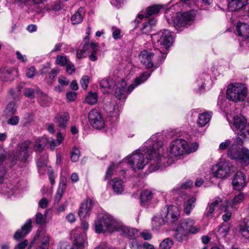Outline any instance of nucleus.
<instances>
[{
    "label": "nucleus",
    "instance_id": "f8f14e48",
    "mask_svg": "<svg viewBox=\"0 0 249 249\" xmlns=\"http://www.w3.org/2000/svg\"><path fill=\"white\" fill-rule=\"evenodd\" d=\"M18 76V71L13 67L0 69V80L3 82L13 81Z\"/></svg>",
    "mask_w": 249,
    "mask_h": 249
},
{
    "label": "nucleus",
    "instance_id": "5fc2aeb1",
    "mask_svg": "<svg viewBox=\"0 0 249 249\" xmlns=\"http://www.w3.org/2000/svg\"><path fill=\"white\" fill-rule=\"evenodd\" d=\"M19 118L17 116L11 115L10 118L7 120V123L9 124L12 125H16L18 124Z\"/></svg>",
    "mask_w": 249,
    "mask_h": 249
},
{
    "label": "nucleus",
    "instance_id": "39448f33",
    "mask_svg": "<svg viewBox=\"0 0 249 249\" xmlns=\"http://www.w3.org/2000/svg\"><path fill=\"white\" fill-rule=\"evenodd\" d=\"M172 33L168 30L161 31L151 36L153 44L156 47H160L167 49L173 43V37Z\"/></svg>",
    "mask_w": 249,
    "mask_h": 249
},
{
    "label": "nucleus",
    "instance_id": "4be33fe9",
    "mask_svg": "<svg viewBox=\"0 0 249 249\" xmlns=\"http://www.w3.org/2000/svg\"><path fill=\"white\" fill-rule=\"evenodd\" d=\"M117 82L116 77H108L103 79L100 83V85L103 89V91L106 93L108 91V90L113 88Z\"/></svg>",
    "mask_w": 249,
    "mask_h": 249
},
{
    "label": "nucleus",
    "instance_id": "f03ea898",
    "mask_svg": "<svg viewBox=\"0 0 249 249\" xmlns=\"http://www.w3.org/2000/svg\"><path fill=\"white\" fill-rule=\"evenodd\" d=\"M195 221L191 218L180 220L174 233V238L178 241L186 240L189 234H196L200 231V227L195 225Z\"/></svg>",
    "mask_w": 249,
    "mask_h": 249
},
{
    "label": "nucleus",
    "instance_id": "680f3d73",
    "mask_svg": "<svg viewBox=\"0 0 249 249\" xmlns=\"http://www.w3.org/2000/svg\"><path fill=\"white\" fill-rule=\"evenodd\" d=\"M36 71L35 67H31L29 68L27 71L26 76L29 78H33L36 74Z\"/></svg>",
    "mask_w": 249,
    "mask_h": 249
},
{
    "label": "nucleus",
    "instance_id": "b1692460",
    "mask_svg": "<svg viewBox=\"0 0 249 249\" xmlns=\"http://www.w3.org/2000/svg\"><path fill=\"white\" fill-rule=\"evenodd\" d=\"M236 30L238 36L244 39L249 37V25L248 24L241 22L238 23Z\"/></svg>",
    "mask_w": 249,
    "mask_h": 249
},
{
    "label": "nucleus",
    "instance_id": "1a4fd4ad",
    "mask_svg": "<svg viewBox=\"0 0 249 249\" xmlns=\"http://www.w3.org/2000/svg\"><path fill=\"white\" fill-rule=\"evenodd\" d=\"M174 26L176 28L184 27L188 24L193 19V16L190 12L183 13H177L172 17Z\"/></svg>",
    "mask_w": 249,
    "mask_h": 249
},
{
    "label": "nucleus",
    "instance_id": "f257e3e1",
    "mask_svg": "<svg viewBox=\"0 0 249 249\" xmlns=\"http://www.w3.org/2000/svg\"><path fill=\"white\" fill-rule=\"evenodd\" d=\"M142 151L143 153L137 152L128 158V161L134 170L142 169L148 163L149 159L147 156L144 157V154L149 156L150 160L149 169L150 172L156 171L165 166V149L163 147V142L158 140L157 135L151 136L145 143Z\"/></svg>",
    "mask_w": 249,
    "mask_h": 249
},
{
    "label": "nucleus",
    "instance_id": "de8ad7c7",
    "mask_svg": "<svg viewBox=\"0 0 249 249\" xmlns=\"http://www.w3.org/2000/svg\"><path fill=\"white\" fill-rule=\"evenodd\" d=\"M198 146V143L196 142H193L190 144L187 143V145L185 146V153L189 154L194 152L197 150Z\"/></svg>",
    "mask_w": 249,
    "mask_h": 249
},
{
    "label": "nucleus",
    "instance_id": "09e8293b",
    "mask_svg": "<svg viewBox=\"0 0 249 249\" xmlns=\"http://www.w3.org/2000/svg\"><path fill=\"white\" fill-rule=\"evenodd\" d=\"M173 245V242L171 238H168L163 240L160 244L161 249H169Z\"/></svg>",
    "mask_w": 249,
    "mask_h": 249
},
{
    "label": "nucleus",
    "instance_id": "2eb2a0df",
    "mask_svg": "<svg viewBox=\"0 0 249 249\" xmlns=\"http://www.w3.org/2000/svg\"><path fill=\"white\" fill-rule=\"evenodd\" d=\"M154 198V193L151 190L145 189L140 194V203L142 207H147Z\"/></svg>",
    "mask_w": 249,
    "mask_h": 249
},
{
    "label": "nucleus",
    "instance_id": "6e6d98bb",
    "mask_svg": "<svg viewBox=\"0 0 249 249\" xmlns=\"http://www.w3.org/2000/svg\"><path fill=\"white\" fill-rule=\"evenodd\" d=\"M89 83V77L87 75L83 76L80 81V84L82 89L86 90Z\"/></svg>",
    "mask_w": 249,
    "mask_h": 249
},
{
    "label": "nucleus",
    "instance_id": "4d7b16f0",
    "mask_svg": "<svg viewBox=\"0 0 249 249\" xmlns=\"http://www.w3.org/2000/svg\"><path fill=\"white\" fill-rule=\"evenodd\" d=\"M65 192L64 188H58L55 198V201L56 202H59L61 200L63 195Z\"/></svg>",
    "mask_w": 249,
    "mask_h": 249
},
{
    "label": "nucleus",
    "instance_id": "4468645a",
    "mask_svg": "<svg viewBox=\"0 0 249 249\" xmlns=\"http://www.w3.org/2000/svg\"><path fill=\"white\" fill-rule=\"evenodd\" d=\"M79 230L80 228H77L71 231V236L74 238L73 248L77 249H81L86 244V235L85 233H81Z\"/></svg>",
    "mask_w": 249,
    "mask_h": 249
},
{
    "label": "nucleus",
    "instance_id": "393cba45",
    "mask_svg": "<svg viewBox=\"0 0 249 249\" xmlns=\"http://www.w3.org/2000/svg\"><path fill=\"white\" fill-rule=\"evenodd\" d=\"M119 230L122 231L124 236L130 239L135 238L138 234V231L136 229L125 226H121L120 224Z\"/></svg>",
    "mask_w": 249,
    "mask_h": 249
},
{
    "label": "nucleus",
    "instance_id": "3c124183",
    "mask_svg": "<svg viewBox=\"0 0 249 249\" xmlns=\"http://www.w3.org/2000/svg\"><path fill=\"white\" fill-rule=\"evenodd\" d=\"M80 150L76 147H73L71 152V159L72 161L76 162L79 158Z\"/></svg>",
    "mask_w": 249,
    "mask_h": 249
},
{
    "label": "nucleus",
    "instance_id": "20e7f679",
    "mask_svg": "<svg viewBox=\"0 0 249 249\" xmlns=\"http://www.w3.org/2000/svg\"><path fill=\"white\" fill-rule=\"evenodd\" d=\"M247 95V89L244 85L235 83L229 85L227 90V97L235 102L244 100Z\"/></svg>",
    "mask_w": 249,
    "mask_h": 249
},
{
    "label": "nucleus",
    "instance_id": "e433bc0d",
    "mask_svg": "<svg viewBox=\"0 0 249 249\" xmlns=\"http://www.w3.org/2000/svg\"><path fill=\"white\" fill-rule=\"evenodd\" d=\"M46 142L47 140L44 138L37 139L35 142L34 150L39 152H41L43 150Z\"/></svg>",
    "mask_w": 249,
    "mask_h": 249
},
{
    "label": "nucleus",
    "instance_id": "c85d7f7f",
    "mask_svg": "<svg viewBox=\"0 0 249 249\" xmlns=\"http://www.w3.org/2000/svg\"><path fill=\"white\" fill-rule=\"evenodd\" d=\"M157 20L152 18L149 19L148 22H146L143 24L141 31L143 34L148 35L152 31L153 27L156 25Z\"/></svg>",
    "mask_w": 249,
    "mask_h": 249
},
{
    "label": "nucleus",
    "instance_id": "aec40b11",
    "mask_svg": "<svg viewBox=\"0 0 249 249\" xmlns=\"http://www.w3.org/2000/svg\"><path fill=\"white\" fill-rule=\"evenodd\" d=\"M69 119V114L66 112H63L56 114L53 122L58 127L64 129L66 127Z\"/></svg>",
    "mask_w": 249,
    "mask_h": 249
},
{
    "label": "nucleus",
    "instance_id": "13d9d810",
    "mask_svg": "<svg viewBox=\"0 0 249 249\" xmlns=\"http://www.w3.org/2000/svg\"><path fill=\"white\" fill-rule=\"evenodd\" d=\"M112 36L114 39H118L121 38V30L117 27H112Z\"/></svg>",
    "mask_w": 249,
    "mask_h": 249
},
{
    "label": "nucleus",
    "instance_id": "69168bd1",
    "mask_svg": "<svg viewBox=\"0 0 249 249\" xmlns=\"http://www.w3.org/2000/svg\"><path fill=\"white\" fill-rule=\"evenodd\" d=\"M66 96L69 101H73L76 97V93L74 91H69Z\"/></svg>",
    "mask_w": 249,
    "mask_h": 249
},
{
    "label": "nucleus",
    "instance_id": "0e129e2a",
    "mask_svg": "<svg viewBox=\"0 0 249 249\" xmlns=\"http://www.w3.org/2000/svg\"><path fill=\"white\" fill-rule=\"evenodd\" d=\"M231 144L229 140H226L225 142H221L219 145V149L222 150L226 149Z\"/></svg>",
    "mask_w": 249,
    "mask_h": 249
},
{
    "label": "nucleus",
    "instance_id": "7c9ffc66",
    "mask_svg": "<svg viewBox=\"0 0 249 249\" xmlns=\"http://www.w3.org/2000/svg\"><path fill=\"white\" fill-rule=\"evenodd\" d=\"M89 37L87 36L84 38L85 45L83 46V48L78 49L77 51V57L78 58H82L87 56V51L89 49Z\"/></svg>",
    "mask_w": 249,
    "mask_h": 249
},
{
    "label": "nucleus",
    "instance_id": "473e14b6",
    "mask_svg": "<svg viewBox=\"0 0 249 249\" xmlns=\"http://www.w3.org/2000/svg\"><path fill=\"white\" fill-rule=\"evenodd\" d=\"M50 236L43 233L41 236L40 244L36 249H48L50 246Z\"/></svg>",
    "mask_w": 249,
    "mask_h": 249
},
{
    "label": "nucleus",
    "instance_id": "9b49d317",
    "mask_svg": "<svg viewBox=\"0 0 249 249\" xmlns=\"http://www.w3.org/2000/svg\"><path fill=\"white\" fill-rule=\"evenodd\" d=\"M187 142L183 139H176L170 143V152L174 156L183 155L185 153V146Z\"/></svg>",
    "mask_w": 249,
    "mask_h": 249
},
{
    "label": "nucleus",
    "instance_id": "052dcab7",
    "mask_svg": "<svg viewBox=\"0 0 249 249\" xmlns=\"http://www.w3.org/2000/svg\"><path fill=\"white\" fill-rule=\"evenodd\" d=\"M114 168V164L113 163H111L110 165L107 168V169L106 172L105 178H106L110 177L113 174V170Z\"/></svg>",
    "mask_w": 249,
    "mask_h": 249
},
{
    "label": "nucleus",
    "instance_id": "c756f323",
    "mask_svg": "<svg viewBox=\"0 0 249 249\" xmlns=\"http://www.w3.org/2000/svg\"><path fill=\"white\" fill-rule=\"evenodd\" d=\"M85 10L84 8L80 7L77 12L71 17V20L73 24L81 23L83 19Z\"/></svg>",
    "mask_w": 249,
    "mask_h": 249
},
{
    "label": "nucleus",
    "instance_id": "a18cd8bd",
    "mask_svg": "<svg viewBox=\"0 0 249 249\" xmlns=\"http://www.w3.org/2000/svg\"><path fill=\"white\" fill-rule=\"evenodd\" d=\"M97 94L96 92H90L86 97V101L90 105L96 104L97 102Z\"/></svg>",
    "mask_w": 249,
    "mask_h": 249
},
{
    "label": "nucleus",
    "instance_id": "4c0bfd02",
    "mask_svg": "<svg viewBox=\"0 0 249 249\" xmlns=\"http://www.w3.org/2000/svg\"><path fill=\"white\" fill-rule=\"evenodd\" d=\"M122 174L123 177L121 178H116L110 181L109 184L112 187H121L124 185L125 181V178L124 176V172L122 171Z\"/></svg>",
    "mask_w": 249,
    "mask_h": 249
},
{
    "label": "nucleus",
    "instance_id": "6e6552de",
    "mask_svg": "<svg viewBox=\"0 0 249 249\" xmlns=\"http://www.w3.org/2000/svg\"><path fill=\"white\" fill-rule=\"evenodd\" d=\"M90 125L94 128L101 129L104 127L105 121L101 113L96 109L91 110L88 114Z\"/></svg>",
    "mask_w": 249,
    "mask_h": 249
},
{
    "label": "nucleus",
    "instance_id": "72a5a7b5",
    "mask_svg": "<svg viewBox=\"0 0 249 249\" xmlns=\"http://www.w3.org/2000/svg\"><path fill=\"white\" fill-rule=\"evenodd\" d=\"M17 112V106L15 102H10L4 111V115L9 117L14 115Z\"/></svg>",
    "mask_w": 249,
    "mask_h": 249
},
{
    "label": "nucleus",
    "instance_id": "ea45409f",
    "mask_svg": "<svg viewBox=\"0 0 249 249\" xmlns=\"http://www.w3.org/2000/svg\"><path fill=\"white\" fill-rule=\"evenodd\" d=\"M98 43L91 42L89 44V47L91 49L90 55L89 56V59L92 61H95L97 59V52L98 50Z\"/></svg>",
    "mask_w": 249,
    "mask_h": 249
},
{
    "label": "nucleus",
    "instance_id": "49530a36",
    "mask_svg": "<svg viewBox=\"0 0 249 249\" xmlns=\"http://www.w3.org/2000/svg\"><path fill=\"white\" fill-rule=\"evenodd\" d=\"M37 95L38 100L42 105H46L49 102V97L46 94L43 93L40 89V92H38Z\"/></svg>",
    "mask_w": 249,
    "mask_h": 249
},
{
    "label": "nucleus",
    "instance_id": "0eeeda50",
    "mask_svg": "<svg viewBox=\"0 0 249 249\" xmlns=\"http://www.w3.org/2000/svg\"><path fill=\"white\" fill-rule=\"evenodd\" d=\"M212 174L217 178H226L231 175L230 163L226 161H220L212 167Z\"/></svg>",
    "mask_w": 249,
    "mask_h": 249
},
{
    "label": "nucleus",
    "instance_id": "ddd939ff",
    "mask_svg": "<svg viewBox=\"0 0 249 249\" xmlns=\"http://www.w3.org/2000/svg\"><path fill=\"white\" fill-rule=\"evenodd\" d=\"M95 204L94 201L90 198L88 197L81 203L78 212V214L81 218L89 216L90 212Z\"/></svg>",
    "mask_w": 249,
    "mask_h": 249
},
{
    "label": "nucleus",
    "instance_id": "c9c22d12",
    "mask_svg": "<svg viewBox=\"0 0 249 249\" xmlns=\"http://www.w3.org/2000/svg\"><path fill=\"white\" fill-rule=\"evenodd\" d=\"M196 201V198L195 197H192L186 201L184 210L187 215H189L191 210L195 208Z\"/></svg>",
    "mask_w": 249,
    "mask_h": 249
},
{
    "label": "nucleus",
    "instance_id": "bf43d9fd",
    "mask_svg": "<svg viewBox=\"0 0 249 249\" xmlns=\"http://www.w3.org/2000/svg\"><path fill=\"white\" fill-rule=\"evenodd\" d=\"M130 247L131 249H144L142 245L135 240L131 242Z\"/></svg>",
    "mask_w": 249,
    "mask_h": 249
},
{
    "label": "nucleus",
    "instance_id": "bb28decb",
    "mask_svg": "<svg viewBox=\"0 0 249 249\" xmlns=\"http://www.w3.org/2000/svg\"><path fill=\"white\" fill-rule=\"evenodd\" d=\"M212 116L211 112H204L200 114L197 121V124L200 127L205 126L210 122Z\"/></svg>",
    "mask_w": 249,
    "mask_h": 249
},
{
    "label": "nucleus",
    "instance_id": "f704fd0d",
    "mask_svg": "<svg viewBox=\"0 0 249 249\" xmlns=\"http://www.w3.org/2000/svg\"><path fill=\"white\" fill-rule=\"evenodd\" d=\"M167 221L166 219L160 215L154 216L152 221L153 227L155 229L165 224Z\"/></svg>",
    "mask_w": 249,
    "mask_h": 249
},
{
    "label": "nucleus",
    "instance_id": "412c9836",
    "mask_svg": "<svg viewBox=\"0 0 249 249\" xmlns=\"http://www.w3.org/2000/svg\"><path fill=\"white\" fill-rule=\"evenodd\" d=\"M249 179L241 171H238L234 176L232 180L233 187H245L247 185Z\"/></svg>",
    "mask_w": 249,
    "mask_h": 249
},
{
    "label": "nucleus",
    "instance_id": "58836bf2",
    "mask_svg": "<svg viewBox=\"0 0 249 249\" xmlns=\"http://www.w3.org/2000/svg\"><path fill=\"white\" fill-rule=\"evenodd\" d=\"M245 198V196L243 193H240L239 195L235 196L234 200L232 201L226 200V202L229 204L231 209H233L234 206L237 204L242 202Z\"/></svg>",
    "mask_w": 249,
    "mask_h": 249
},
{
    "label": "nucleus",
    "instance_id": "a19ab883",
    "mask_svg": "<svg viewBox=\"0 0 249 249\" xmlns=\"http://www.w3.org/2000/svg\"><path fill=\"white\" fill-rule=\"evenodd\" d=\"M228 7L231 11H236L242 7L241 0H228Z\"/></svg>",
    "mask_w": 249,
    "mask_h": 249
},
{
    "label": "nucleus",
    "instance_id": "a211bd4d",
    "mask_svg": "<svg viewBox=\"0 0 249 249\" xmlns=\"http://www.w3.org/2000/svg\"><path fill=\"white\" fill-rule=\"evenodd\" d=\"M247 123V119L242 115L239 114L234 116L232 128L234 131H242Z\"/></svg>",
    "mask_w": 249,
    "mask_h": 249
},
{
    "label": "nucleus",
    "instance_id": "a878e982",
    "mask_svg": "<svg viewBox=\"0 0 249 249\" xmlns=\"http://www.w3.org/2000/svg\"><path fill=\"white\" fill-rule=\"evenodd\" d=\"M222 203V199L219 197H216L214 199L213 202L210 204L208 208L206 210L205 213V216L208 218H211L213 217L215 207L219 206Z\"/></svg>",
    "mask_w": 249,
    "mask_h": 249
},
{
    "label": "nucleus",
    "instance_id": "37998d69",
    "mask_svg": "<svg viewBox=\"0 0 249 249\" xmlns=\"http://www.w3.org/2000/svg\"><path fill=\"white\" fill-rule=\"evenodd\" d=\"M240 232L243 237L249 239V219L244 225L240 226Z\"/></svg>",
    "mask_w": 249,
    "mask_h": 249
},
{
    "label": "nucleus",
    "instance_id": "6ab92c4d",
    "mask_svg": "<svg viewBox=\"0 0 249 249\" xmlns=\"http://www.w3.org/2000/svg\"><path fill=\"white\" fill-rule=\"evenodd\" d=\"M180 215L178 208L174 205L169 206L167 209V214L164 215L167 221L171 222L176 221Z\"/></svg>",
    "mask_w": 249,
    "mask_h": 249
},
{
    "label": "nucleus",
    "instance_id": "423d86ee",
    "mask_svg": "<svg viewBox=\"0 0 249 249\" xmlns=\"http://www.w3.org/2000/svg\"><path fill=\"white\" fill-rule=\"evenodd\" d=\"M228 156L231 159H238L241 163L249 164V150L232 144L228 151Z\"/></svg>",
    "mask_w": 249,
    "mask_h": 249
},
{
    "label": "nucleus",
    "instance_id": "8fccbe9b",
    "mask_svg": "<svg viewBox=\"0 0 249 249\" xmlns=\"http://www.w3.org/2000/svg\"><path fill=\"white\" fill-rule=\"evenodd\" d=\"M230 226L226 224L222 225L218 229V234L222 237H226L229 233Z\"/></svg>",
    "mask_w": 249,
    "mask_h": 249
},
{
    "label": "nucleus",
    "instance_id": "774afa93",
    "mask_svg": "<svg viewBox=\"0 0 249 249\" xmlns=\"http://www.w3.org/2000/svg\"><path fill=\"white\" fill-rule=\"evenodd\" d=\"M43 214L40 213H37L36 216V222L37 224L43 223L44 221Z\"/></svg>",
    "mask_w": 249,
    "mask_h": 249
},
{
    "label": "nucleus",
    "instance_id": "338daca9",
    "mask_svg": "<svg viewBox=\"0 0 249 249\" xmlns=\"http://www.w3.org/2000/svg\"><path fill=\"white\" fill-rule=\"evenodd\" d=\"M47 173H48L49 178L50 179V181L52 185H53L55 182L54 176V173H53V170L51 168L49 169L48 170Z\"/></svg>",
    "mask_w": 249,
    "mask_h": 249
},
{
    "label": "nucleus",
    "instance_id": "7ed1b4c3",
    "mask_svg": "<svg viewBox=\"0 0 249 249\" xmlns=\"http://www.w3.org/2000/svg\"><path fill=\"white\" fill-rule=\"evenodd\" d=\"M120 223L108 214H100L94 223V228L98 233L112 232L119 231Z\"/></svg>",
    "mask_w": 249,
    "mask_h": 249
},
{
    "label": "nucleus",
    "instance_id": "864d4df0",
    "mask_svg": "<svg viewBox=\"0 0 249 249\" xmlns=\"http://www.w3.org/2000/svg\"><path fill=\"white\" fill-rule=\"evenodd\" d=\"M150 74L147 72H143L138 78L135 79V82L140 83V85L144 82L150 76Z\"/></svg>",
    "mask_w": 249,
    "mask_h": 249
},
{
    "label": "nucleus",
    "instance_id": "79ce46f5",
    "mask_svg": "<svg viewBox=\"0 0 249 249\" xmlns=\"http://www.w3.org/2000/svg\"><path fill=\"white\" fill-rule=\"evenodd\" d=\"M56 138V140L52 139L50 141V146L52 150H53L56 146L60 145L64 139L61 133H58L57 134Z\"/></svg>",
    "mask_w": 249,
    "mask_h": 249
},
{
    "label": "nucleus",
    "instance_id": "cd10ccee",
    "mask_svg": "<svg viewBox=\"0 0 249 249\" xmlns=\"http://www.w3.org/2000/svg\"><path fill=\"white\" fill-rule=\"evenodd\" d=\"M38 92H40V89L36 86L33 87H24L23 90L24 95L31 99H34L36 94H37Z\"/></svg>",
    "mask_w": 249,
    "mask_h": 249
},
{
    "label": "nucleus",
    "instance_id": "5701e85b",
    "mask_svg": "<svg viewBox=\"0 0 249 249\" xmlns=\"http://www.w3.org/2000/svg\"><path fill=\"white\" fill-rule=\"evenodd\" d=\"M32 229V220L28 219L24 225L21 227V230H18L14 235V238L17 240H19L25 236H26L31 230Z\"/></svg>",
    "mask_w": 249,
    "mask_h": 249
},
{
    "label": "nucleus",
    "instance_id": "f3484780",
    "mask_svg": "<svg viewBox=\"0 0 249 249\" xmlns=\"http://www.w3.org/2000/svg\"><path fill=\"white\" fill-rule=\"evenodd\" d=\"M154 54L146 50L142 51L139 54V57L141 63L147 69L152 68L153 66V63L152 58Z\"/></svg>",
    "mask_w": 249,
    "mask_h": 249
},
{
    "label": "nucleus",
    "instance_id": "2f4dec72",
    "mask_svg": "<svg viewBox=\"0 0 249 249\" xmlns=\"http://www.w3.org/2000/svg\"><path fill=\"white\" fill-rule=\"evenodd\" d=\"M230 208H231L230 205L228 204L226 201L220 204V209L225 212V213L222 215V218L224 221H229L231 217V212L229 210Z\"/></svg>",
    "mask_w": 249,
    "mask_h": 249
},
{
    "label": "nucleus",
    "instance_id": "603ef678",
    "mask_svg": "<svg viewBox=\"0 0 249 249\" xmlns=\"http://www.w3.org/2000/svg\"><path fill=\"white\" fill-rule=\"evenodd\" d=\"M69 62L65 56L58 55L56 57V63L57 64L63 66L66 65Z\"/></svg>",
    "mask_w": 249,
    "mask_h": 249
},
{
    "label": "nucleus",
    "instance_id": "e2e57ef3",
    "mask_svg": "<svg viewBox=\"0 0 249 249\" xmlns=\"http://www.w3.org/2000/svg\"><path fill=\"white\" fill-rule=\"evenodd\" d=\"M66 65L67 72L71 74L75 71V67L71 62H69Z\"/></svg>",
    "mask_w": 249,
    "mask_h": 249
},
{
    "label": "nucleus",
    "instance_id": "dca6fc26",
    "mask_svg": "<svg viewBox=\"0 0 249 249\" xmlns=\"http://www.w3.org/2000/svg\"><path fill=\"white\" fill-rule=\"evenodd\" d=\"M115 86V96L119 99L125 98L127 96L125 81L123 79L118 80Z\"/></svg>",
    "mask_w": 249,
    "mask_h": 249
},
{
    "label": "nucleus",
    "instance_id": "c03bdc74",
    "mask_svg": "<svg viewBox=\"0 0 249 249\" xmlns=\"http://www.w3.org/2000/svg\"><path fill=\"white\" fill-rule=\"evenodd\" d=\"M161 6L159 5H154L146 9V16H150L157 14L160 10Z\"/></svg>",
    "mask_w": 249,
    "mask_h": 249
},
{
    "label": "nucleus",
    "instance_id": "9d476101",
    "mask_svg": "<svg viewBox=\"0 0 249 249\" xmlns=\"http://www.w3.org/2000/svg\"><path fill=\"white\" fill-rule=\"evenodd\" d=\"M31 142L25 141L18 144L19 151L17 156L14 157V159L17 160L18 159L21 162H26L31 153Z\"/></svg>",
    "mask_w": 249,
    "mask_h": 249
}]
</instances>
